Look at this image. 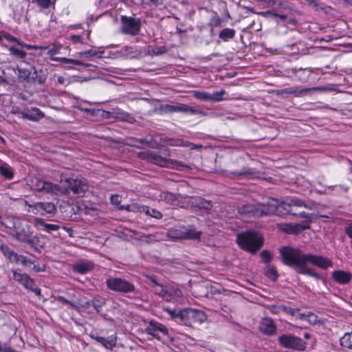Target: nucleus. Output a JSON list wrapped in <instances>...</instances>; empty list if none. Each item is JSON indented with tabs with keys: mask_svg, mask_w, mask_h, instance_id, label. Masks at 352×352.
I'll return each mask as SVG.
<instances>
[{
	"mask_svg": "<svg viewBox=\"0 0 352 352\" xmlns=\"http://www.w3.org/2000/svg\"><path fill=\"white\" fill-rule=\"evenodd\" d=\"M279 201L274 198H267L263 203L246 204L238 208V212L243 217L259 218L265 215L276 214Z\"/></svg>",
	"mask_w": 352,
	"mask_h": 352,
	"instance_id": "obj_1",
	"label": "nucleus"
},
{
	"mask_svg": "<svg viewBox=\"0 0 352 352\" xmlns=\"http://www.w3.org/2000/svg\"><path fill=\"white\" fill-rule=\"evenodd\" d=\"M280 259L281 262L291 267L298 270L305 265L306 254L298 249L292 246H283L279 248Z\"/></svg>",
	"mask_w": 352,
	"mask_h": 352,
	"instance_id": "obj_2",
	"label": "nucleus"
},
{
	"mask_svg": "<svg viewBox=\"0 0 352 352\" xmlns=\"http://www.w3.org/2000/svg\"><path fill=\"white\" fill-rule=\"evenodd\" d=\"M9 223L10 226L8 227L14 232L12 234L13 237L21 242L28 243L31 247H35L36 237H32L30 228L27 223L21 221L19 219H13L9 221Z\"/></svg>",
	"mask_w": 352,
	"mask_h": 352,
	"instance_id": "obj_3",
	"label": "nucleus"
},
{
	"mask_svg": "<svg viewBox=\"0 0 352 352\" xmlns=\"http://www.w3.org/2000/svg\"><path fill=\"white\" fill-rule=\"evenodd\" d=\"M236 241L243 250L252 253L256 252L263 245L261 236L252 231L239 234Z\"/></svg>",
	"mask_w": 352,
	"mask_h": 352,
	"instance_id": "obj_4",
	"label": "nucleus"
},
{
	"mask_svg": "<svg viewBox=\"0 0 352 352\" xmlns=\"http://www.w3.org/2000/svg\"><path fill=\"white\" fill-rule=\"evenodd\" d=\"M201 234V232L196 231L193 226H190L170 228L168 230L166 236L173 240L199 239Z\"/></svg>",
	"mask_w": 352,
	"mask_h": 352,
	"instance_id": "obj_5",
	"label": "nucleus"
},
{
	"mask_svg": "<svg viewBox=\"0 0 352 352\" xmlns=\"http://www.w3.org/2000/svg\"><path fill=\"white\" fill-rule=\"evenodd\" d=\"M177 316L186 325L191 326L193 323H202L207 320L204 311L196 309L187 308L178 311Z\"/></svg>",
	"mask_w": 352,
	"mask_h": 352,
	"instance_id": "obj_6",
	"label": "nucleus"
},
{
	"mask_svg": "<svg viewBox=\"0 0 352 352\" xmlns=\"http://www.w3.org/2000/svg\"><path fill=\"white\" fill-rule=\"evenodd\" d=\"M30 186L32 189L38 192H44L55 195L64 193V190L59 186L37 177L30 181Z\"/></svg>",
	"mask_w": 352,
	"mask_h": 352,
	"instance_id": "obj_7",
	"label": "nucleus"
},
{
	"mask_svg": "<svg viewBox=\"0 0 352 352\" xmlns=\"http://www.w3.org/2000/svg\"><path fill=\"white\" fill-rule=\"evenodd\" d=\"M280 346L286 349H290L296 351H304L306 348V342L294 334H282L278 338Z\"/></svg>",
	"mask_w": 352,
	"mask_h": 352,
	"instance_id": "obj_8",
	"label": "nucleus"
},
{
	"mask_svg": "<svg viewBox=\"0 0 352 352\" xmlns=\"http://www.w3.org/2000/svg\"><path fill=\"white\" fill-rule=\"evenodd\" d=\"M106 285L110 290L120 293H131L135 291V286L125 279L118 277H109L106 280Z\"/></svg>",
	"mask_w": 352,
	"mask_h": 352,
	"instance_id": "obj_9",
	"label": "nucleus"
},
{
	"mask_svg": "<svg viewBox=\"0 0 352 352\" xmlns=\"http://www.w3.org/2000/svg\"><path fill=\"white\" fill-rule=\"evenodd\" d=\"M13 278L16 281L23 285L25 289L32 291L36 296L41 295V289L35 285L34 280L29 275L13 270Z\"/></svg>",
	"mask_w": 352,
	"mask_h": 352,
	"instance_id": "obj_10",
	"label": "nucleus"
},
{
	"mask_svg": "<svg viewBox=\"0 0 352 352\" xmlns=\"http://www.w3.org/2000/svg\"><path fill=\"white\" fill-rule=\"evenodd\" d=\"M121 21L122 23V31L126 34L132 36L137 35L140 30V19L122 16Z\"/></svg>",
	"mask_w": 352,
	"mask_h": 352,
	"instance_id": "obj_11",
	"label": "nucleus"
},
{
	"mask_svg": "<svg viewBox=\"0 0 352 352\" xmlns=\"http://www.w3.org/2000/svg\"><path fill=\"white\" fill-rule=\"evenodd\" d=\"M310 263L322 270H327L329 267H333V261L325 256L320 254H307L305 264Z\"/></svg>",
	"mask_w": 352,
	"mask_h": 352,
	"instance_id": "obj_12",
	"label": "nucleus"
},
{
	"mask_svg": "<svg viewBox=\"0 0 352 352\" xmlns=\"http://www.w3.org/2000/svg\"><path fill=\"white\" fill-rule=\"evenodd\" d=\"M66 182L69 184V188L73 192V193L79 197H82L88 190L89 186L87 180L85 179H68Z\"/></svg>",
	"mask_w": 352,
	"mask_h": 352,
	"instance_id": "obj_13",
	"label": "nucleus"
},
{
	"mask_svg": "<svg viewBox=\"0 0 352 352\" xmlns=\"http://www.w3.org/2000/svg\"><path fill=\"white\" fill-rule=\"evenodd\" d=\"M161 110L164 113H190V114H197L201 113V112L192 109L190 106L186 104H179L176 105L165 104H162L160 107Z\"/></svg>",
	"mask_w": 352,
	"mask_h": 352,
	"instance_id": "obj_14",
	"label": "nucleus"
},
{
	"mask_svg": "<svg viewBox=\"0 0 352 352\" xmlns=\"http://www.w3.org/2000/svg\"><path fill=\"white\" fill-rule=\"evenodd\" d=\"M279 207L283 208L285 210H287L289 213L294 216H300L305 217V212H296L294 208V207H304L306 208H311L308 206L306 204H305L302 200L298 199H292L289 201V203H284L283 202L281 204H279Z\"/></svg>",
	"mask_w": 352,
	"mask_h": 352,
	"instance_id": "obj_15",
	"label": "nucleus"
},
{
	"mask_svg": "<svg viewBox=\"0 0 352 352\" xmlns=\"http://www.w3.org/2000/svg\"><path fill=\"white\" fill-rule=\"evenodd\" d=\"M30 207L32 208L33 212L41 215H53L56 210V206L52 202H36L31 205Z\"/></svg>",
	"mask_w": 352,
	"mask_h": 352,
	"instance_id": "obj_16",
	"label": "nucleus"
},
{
	"mask_svg": "<svg viewBox=\"0 0 352 352\" xmlns=\"http://www.w3.org/2000/svg\"><path fill=\"white\" fill-rule=\"evenodd\" d=\"M145 331L157 339L160 338V333L163 335L168 334V330L164 324L153 320L148 323V325L145 329Z\"/></svg>",
	"mask_w": 352,
	"mask_h": 352,
	"instance_id": "obj_17",
	"label": "nucleus"
},
{
	"mask_svg": "<svg viewBox=\"0 0 352 352\" xmlns=\"http://www.w3.org/2000/svg\"><path fill=\"white\" fill-rule=\"evenodd\" d=\"M259 329L264 334L272 336L276 333V326L272 318H264L260 322Z\"/></svg>",
	"mask_w": 352,
	"mask_h": 352,
	"instance_id": "obj_18",
	"label": "nucleus"
},
{
	"mask_svg": "<svg viewBox=\"0 0 352 352\" xmlns=\"http://www.w3.org/2000/svg\"><path fill=\"white\" fill-rule=\"evenodd\" d=\"M331 276L335 282L340 285H346L352 279V274L344 270H335Z\"/></svg>",
	"mask_w": 352,
	"mask_h": 352,
	"instance_id": "obj_19",
	"label": "nucleus"
},
{
	"mask_svg": "<svg viewBox=\"0 0 352 352\" xmlns=\"http://www.w3.org/2000/svg\"><path fill=\"white\" fill-rule=\"evenodd\" d=\"M146 159L162 167H168L170 166V164L172 162L170 159H167L166 157H162L160 155L153 153H147Z\"/></svg>",
	"mask_w": 352,
	"mask_h": 352,
	"instance_id": "obj_20",
	"label": "nucleus"
},
{
	"mask_svg": "<svg viewBox=\"0 0 352 352\" xmlns=\"http://www.w3.org/2000/svg\"><path fill=\"white\" fill-rule=\"evenodd\" d=\"M91 338L95 340L96 342L102 344L106 349H112L114 346H116L117 343V338L116 336H111L108 338H104L98 336H91Z\"/></svg>",
	"mask_w": 352,
	"mask_h": 352,
	"instance_id": "obj_21",
	"label": "nucleus"
},
{
	"mask_svg": "<svg viewBox=\"0 0 352 352\" xmlns=\"http://www.w3.org/2000/svg\"><path fill=\"white\" fill-rule=\"evenodd\" d=\"M94 265L91 261H82L76 263L74 265L73 269L75 272L83 274L91 271L94 269Z\"/></svg>",
	"mask_w": 352,
	"mask_h": 352,
	"instance_id": "obj_22",
	"label": "nucleus"
},
{
	"mask_svg": "<svg viewBox=\"0 0 352 352\" xmlns=\"http://www.w3.org/2000/svg\"><path fill=\"white\" fill-rule=\"evenodd\" d=\"M36 225L43 227L44 230L47 232H52L53 231H57L59 230L60 226L57 224L47 223L43 219L36 218L35 220Z\"/></svg>",
	"mask_w": 352,
	"mask_h": 352,
	"instance_id": "obj_23",
	"label": "nucleus"
},
{
	"mask_svg": "<svg viewBox=\"0 0 352 352\" xmlns=\"http://www.w3.org/2000/svg\"><path fill=\"white\" fill-rule=\"evenodd\" d=\"M32 111H34L36 114L23 112L21 113L22 118L31 121H38L44 116L43 113L38 108H32Z\"/></svg>",
	"mask_w": 352,
	"mask_h": 352,
	"instance_id": "obj_24",
	"label": "nucleus"
},
{
	"mask_svg": "<svg viewBox=\"0 0 352 352\" xmlns=\"http://www.w3.org/2000/svg\"><path fill=\"white\" fill-rule=\"evenodd\" d=\"M149 280L151 283V287H160V291H155V294L162 296L164 298H168L170 296L169 293L164 289V286L159 283L153 277H148Z\"/></svg>",
	"mask_w": 352,
	"mask_h": 352,
	"instance_id": "obj_25",
	"label": "nucleus"
},
{
	"mask_svg": "<svg viewBox=\"0 0 352 352\" xmlns=\"http://www.w3.org/2000/svg\"><path fill=\"white\" fill-rule=\"evenodd\" d=\"M160 199L167 204L174 205L177 201V196L170 192H162L160 195Z\"/></svg>",
	"mask_w": 352,
	"mask_h": 352,
	"instance_id": "obj_26",
	"label": "nucleus"
},
{
	"mask_svg": "<svg viewBox=\"0 0 352 352\" xmlns=\"http://www.w3.org/2000/svg\"><path fill=\"white\" fill-rule=\"evenodd\" d=\"M298 273L310 276L316 279L321 278L320 275L318 273H317L316 272H315L314 270H313L312 269H311L310 267H309L307 264H305V265H302V267H300L298 270Z\"/></svg>",
	"mask_w": 352,
	"mask_h": 352,
	"instance_id": "obj_27",
	"label": "nucleus"
},
{
	"mask_svg": "<svg viewBox=\"0 0 352 352\" xmlns=\"http://www.w3.org/2000/svg\"><path fill=\"white\" fill-rule=\"evenodd\" d=\"M235 32H236L234 29L224 28L220 31L219 37L224 41H228V40L234 38Z\"/></svg>",
	"mask_w": 352,
	"mask_h": 352,
	"instance_id": "obj_28",
	"label": "nucleus"
},
{
	"mask_svg": "<svg viewBox=\"0 0 352 352\" xmlns=\"http://www.w3.org/2000/svg\"><path fill=\"white\" fill-rule=\"evenodd\" d=\"M205 199L201 197H192L190 204L195 211H201Z\"/></svg>",
	"mask_w": 352,
	"mask_h": 352,
	"instance_id": "obj_29",
	"label": "nucleus"
},
{
	"mask_svg": "<svg viewBox=\"0 0 352 352\" xmlns=\"http://www.w3.org/2000/svg\"><path fill=\"white\" fill-rule=\"evenodd\" d=\"M164 143H166L168 146H186L187 145H189V144H185L186 141H184L182 139L179 138H168L164 139Z\"/></svg>",
	"mask_w": 352,
	"mask_h": 352,
	"instance_id": "obj_30",
	"label": "nucleus"
},
{
	"mask_svg": "<svg viewBox=\"0 0 352 352\" xmlns=\"http://www.w3.org/2000/svg\"><path fill=\"white\" fill-rule=\"evenodd\" d=\"M265 275L272 280H276L278 276V274L275 266L272 265H267L266 266Z\"/></svg>",
	"mask_w": 352,
	"mask_h": 352,
	"instance_id": "obj_31",
	"label": "nucleus"
},
{
	"mask_svg": "<svg viewBox=\"0 0 352 352\" xmlns=\"http://www.w3.org/2000/svg\"><path fill=\"white\" fill-rule=\"evenodd\" d=\"M141 208L142 209V212L157 219H160L162 217V213L155 209L151 208L146 206H142Z\"/></svg>",
	"mask_w": 352,
	"mask_h": 352,
	"instance_id": "obj_32",
	"label": "nucleus"
},
{
	"mask_svg": "<svg viewBox=\"0 0 352 352\" xmlns=\"http://www.w3.org/2000/svg\"><path fill=\"white\" fill-rule=\"evenodd\" d=\"M320 87H311L298 89L297 88H290L289 94L294 95L295 96H301L304 93H308L311 91L320 90Z\"/></svg>",
	"mask_w": 352,
	"mask_h": 352,
	"instance_id": "obj_33",
	"label": "nucleus"
},
{
	"mask_svg": "<svg viewBox=\"0 0 352 352\" xmlns=\"http://www.w3.org/2000/svg\"><path fill=\"white\" fill-rule=\"evenodd\" d=\"M53 60L60 61L61 63H66V64H71L72 65H82L86 67H88L89 66V64H88V63H84L80 60L67 58H53Z\"/></svg>",
	"mask_w": 352,
	"mask_h": 352,
	"instance_id": "obj_34",
	"label": "nucleus"
},
{
	"mask_svg": "<svg viewBox=\"0 0 352 352\" xmlns=\"http://www.w3.org/2000/svg\"><path fill=\"white\" fill-rule=\"evenodd\" d=\"M341 346L352 349V332L345 333L340 340Z\"/></svg>",
	"mask_w": 352,
	"mask_h": 352,
	"instance_id": "obj_35",
	"label": "nucleus"
},
{
	"mask_svg": "<svg viewBox=\"0 0 352 352\" xmlns=\"http://www.w3.org/2000/svg\"><path fill=\"white\" fill-rule=\"evenodd\" d=\"M0 173L7 179H11L14 177V171L9 166L0 165Z\"/></svg>",
	"mask_w": 352,
	"mask_h": 352,
	"instance_id": "obj_36",
	"label": "nucleus"
},
{
	"mask_svg": "<svg viewBox=\"0 0 352 352\" xmlns=\"http://www.w3.org/2000/svg\"><path fill=\"white\" fill-rule=\"evenodd\" d=\"M8 51L10 54L19 58H23L26 56V52L21 49H19L14 46H10L8 47Z\"/></svg>",
	"mask_w": 352,
	"mask_h": 352,
	"instance_id": "obj_37",
	"label": "nucleus"
},
{
	"mask_svg": "<svg viewBox=\"0 0 352 352\" xmlns=\"http://www.w3.org/2000/svg\"><path fill=\"white\" fill-rule=\"evenodd\" d=\"M193 96L201 101H210V94L206 91H193Z\"/></svg>",
	"mask_w": 352,
	"mask_h": 352,
	"instance_id": "obj_38",
	"label": "nucleus"
},
{
	"mask_svg": "<svg viewBox=\"0 0 352 352\" xmlns=\"http://www.w3.org/2000/svg\"><path fill=\"white\" fill-rule=\"evenodd\" d=\"M104 53V52H98L94 50H89L87 51H84L79 52V56L82 57H90V56H97V57H102V54Z\"/></svg>",
	"mask_w": 352,
	"mask_h": 352,
	"instance_id": "obj_39",
	"label": "nucleus"
},
{
	"mask_svg": "<svg viewBox=\"0 0 352 352\" xmlns=\"http://www.w3.org/2000/svg\"><path fill=\"white\" fill-rule=\"evenodd\" d=\"M160 235V234L158 232L150 234H144L142 236V238L148 242L160 241V240H162V238Z\"/></svg>",
	"mask_w": 352,
	"mask_h": 352,
	"instance_id": "obj_40",
	"label": "nucleus"
},
{
	"mask_svg": "<svg viewBox=\"0 0 352 352\" xmlns=\"http://www.w3.org/2000/svg\"><path fill=\"white\" fill-rule=\"evenodd\" d=\"M226 94L224 90L217 91L213 94H210V101L211 102H219L223 100V96Z\"/></svg>",
	"mask_w": 352,
	"mask_h": 352,
	"instance_id": "obj_41",
	"label": "nucleus"
},
{
	"mask_svg": "<svg viewBox=\"0 0 352 352\" xmlns=\"http://www.w3.org/2000/svg\"><path fill=\"white\" fill-rule=\"evenodd\" d=\"M142 3L151 9L155 8L163 4L162 0H142Z\"/></svg>",
	"mask_w": 352,
	"mask_h": 352,
	"instance_id": "obj_42",
	"label": "nucleus"
},
{
	"mask_svg": "<svg viewBox=\"0 0 352 352\" xmlns=\"http://www.w3.org/2000/svg\"><path fill=\"white\" fill-rule=\"evenodd\" d=\"M170 161H172V162L170 164V166L169 167H171V168H175L179 170H184L186 168H188V166L187 165H185L183 162H179V161H177V160H171L170 159Z\"/></svg>",
	"mask_w": 352,
	"mask_h": 352,
	"instance_id": "obj_43",
	"label": "nucleus"
},
{
	"mask_svg": "<svg viewBox=\"0 0 352 352\" xmlns=\"http://www.w3.org/2000/svg\"><path fill=\"white\" fill-rule=\"evenodd\" d=\"M262 261L269 263L272 260V254L268 250H263L260 254Z\"/></svg>",
	"mask_w": 352,
	"mask_h": 352,
	"instance_id": "obj_44",
	"label": "nucleus"
},
{
	"mask_svg": "<svg viewBox=\"0 0 352 352\" xmlns=\"http://www.w3.org/2000/svg\"><path fill=\"white\" fill-rule=\"evenodd\" d=\"M104 299H94L92 301V305L97 312H100L102 307L104 305Z\"/></svg>",
	"mask_w": 352,
	"mask_h": 352,
	"instance_id": "obj_45",
	"label": "nucleus"
},
{
	"mask_svg": "<svg viewBox=\"0 0 352 352\" xmlns=\"http://www.w3.org/2000/svg\"><path fill=\"white\" fill-rule=\"evenodd\" d=\"M62 48V45L60 44L55 45L52 48L50 49L47 52V54L49 56H54L59 52L60 49Z\"/></svg>",
	"mask_w": 352,
	"mask_h": 352,
	"instance_id": "obj_46",
	"label": "nucleus"
},
{
	"mask_svg": "<svg viewBox=\"0 0 352 352\" xmlns=\"http://www.w3.org/2000/svg\"><path fill=\"white\" fill-rule=\"evenodd\" d=\"M257 14H259V15L263 16H266L268 14H271V15H273V16H274L276 17H278V18H280L282 20H285L286 19V16L285 15L278 14H276V13H272V12H269V11H267V12H258Z\"/></svg>",
	"mask_w": 352,
	"mask_h": 352,
	"instance_id": "obj_47",
	"label": "nucleus"
},
{
	"mask_svg": "<svg viewBox=\"0 0 352 352\" xmlns=\"http://www.w3.org/2000/svg\"><path fill=\"white\" fill-rule=\"evenodd\" d=\"M36 3L37 4L43 8H48L51 3H52V0H36Z\"/></svg>",
	"mask_w": 352,
	"mask_h": 352,
	"instance_id": "obj_48",
	"label": "nucleus"
},
{
	"mask_svg": "<svg viewBox=\"0 0 352 352\" xmlns=\"http://www.w3.org/2000/svg\"><path fill=\"white\" fill-rule=\"evenodd\" d=\"M3 36L4 37V41L6 40L10 43H16L18 44V42H20L16 37L7 32H5V34Z\"/></svg>",
	"mask_w": 352,
	"mask_h": 352,
	"instance_id": "obj_49",
	"label": "nucleus"
},
{
	"mask_svg": "<svg viewBox=\"0 0 352 352\" xmlns=\"http://www.w3.org/2000/svg\"><path fill=\"white\" fill-rule=\"evenodd\" d=\"M212 202L205 199V201L204 202V205L202 206L201 211L208 212L209 211H210L212 210Z\"/></svg>",
	"mask_w": 352,
	"mask_h": 352,
	"instance_id": "obj_50",
	"label": "nucleus"
},
{
	"mask_svg": "<svg viewBox=\"0 0 352 352\" xmlns=\"http://www.w3.org/2000/svg\"><path fill=\"white\" fill-rule=\"evenodd\" d=\"M141 207H142V206H138V204H131V205H128L126 206V210L129 211H132V212H136V211L142 212V209L141 208Z\"/></svg>",
	"mask_w": 352,
	"mask_h": 352,
	"instance_id": "obj_51",
	"label": "nucleus"
},
{
	"mask_svg": "<svg viewBox=\"0 0 352 352\" xmlns=\"http://www.w3.org/2000/svg\"><path fill=\"white\" fill-rule=\"evenodd\" d=\"M133 52V47L131 46H124L120 50L118 53H120L122 56H126L129 54Z\"/></svg>",
	"mask_w": 352,
	"mask_h": 352,
	"instance_id": "obj_52",
	"label": "nucleus"
},
{
	"mask_svg": "<svg viewBox=\"0 0 352 352\" xmlns=\"http://www.w3.org/2000/svg\"><path fill=\"white\" fill-rule=\"evenodd\" d=\"M22 256L23 255H19L16 252H13V253L11 254V257L9 258V260L11 262H14V263H19L20 259H21Z\"/></svg>",
	"mask_w": 352,
	"mask_h": 352,
	"instance_id": "obj_53",
	"label": "nucleus"
},
{
	"mask_svg": "<svg viewBox=\"0 0 352 352\" xmlns=\"http://www.w3.org/2000/svg\"><path fill=\"white\" fill-rule=\"evenodd\" d=\"M307 320L311 324H315L317 320V316L313 314L312 312L307 313Z\"/></svg>",
	"mask_w": 352,
	"mask_h": 352,
	"instance_id": "obj_54",
	"label": "nucleus"
},
{
	"mask_svg": "<svg viewBox=\"0 0 352 352\" xmlns=\"http://www.w3.org/2000/svg\"><path fill=\"white\" fill-rule=\"evenodd\" d=\"M280 309H282V311L285 312L286 314H289L291 316H294L296 314L295 310L291 307L280 305Z\"/></svg>",
	"mask_w": 352,
	"mask_h": 352,
	"instance_id": "obj_55",
	"label": "nucleus"
},
{
	"mask_svg": "<svg viewBox=\"0 0 352 352\" xmlns=\"http://www.w3.org/2000/svg\"><path fill=\"white\" fill-rule=\"evenodd\" d=\"M57 300L59 302H62L63 304L69 305L71 307H72L74 308L76 307L75 305L73 302H72L71 301L68 300L67 299H66L63 296H58L57 297Z\"/></svg>",
	"mask_w": 352,
	"mask_h": 352,
	"instance_id": "obj_56",
	"label": "nucleus"
},
{
	"mask_svg": "<svg viewBox=\"0 0 352 352\" xmlns=\"http://www.w3.org/2000/svg\"><path fill=\"white\" fill-rule=\"evenodd\" d=\"M18 45L21 46L23 48L27 49V50H32V49L38 50V45H30V44L24 43L23 42H18Z\"/></svg>",
	"mask_w": 352,
	"mask_h": 352,
	"instance_id": "obj_57",
	"label": "nucleus"
},
{
	"mask_svg": "<svg viewBox=\"0 0 352 352\" xmlns=\"http://www.w3.org/2000/svg\"><path fill=\"white\" fill-rule=\"evenodd\" d=\"M269 309L272 314H277L282 311V309H280V306L272 305L269 308Z\"/></svg>",
	"mask_w": 352,
	"mask_h": 352,
	"instance_id": "obj_58",
	"label": "nucleus"
},
{
	"mask_svg": "<svg viewBox=\"0 0 352 352\" xmlns=\"http://www.w3.org/2000/svg\"><path fill=\"white\" fill-rule=\"evenodd\" d=\"M2 251L5 255V256L7 258H10L11 257V254L13 253V250H10L9 248L6 247V248H3L2 249Z\"/></svg>",
	"mask_w": 352,
	"mask_h": 352,
	"instance_id": "obj_59",
	"label": "nucleus"
},
{
	"mask_svg": "<svg viewBox=\"0 0 352 352\" xmlns=\"http://www.w3.org/2000/svg\"><path fill=\"white\" fill-rule=\"evenodd\" d=\"M19 263L24 266H30L31 264H33L30 260L27 259L24 256H21Z\"/></svg>",
	"mask_w": 352,
	"mask_h": 352,
	"instance_id": "obj_60",
	"label": "nucleus"
},
{
	"mask_svg": "<svg viewBox=\"0 0 352 352\" xmlns=\"http://www.w3.org/2000/svg\"><path fill=\"white\" fill-rule=\"evenodd\" d=\"M164 310L168 312L173 318H179L177 316L178 312H176V311L172 310L169 307L164 308Z\"/></svg>",
	"mask_w": 352,
	"mask_h": 352,
	"instance_id": "obj_61",
	"label": "nucleus"
},
{
	"mask_svg": "<svg viewBox=\"0 0 352 352\" xmlns=\"http://www.w3.org/2000/svg\"><path fill=\"white\" fill-rule=\"evenodd\" d=\"M3 352H16L14 349L9 346L7 344H4Z\"/></svg>",
	"mask_w": 352,
	"mask_h": 352,
	"instance_id": "obj_62",
	"label": "nucleus"
},
{
	"mask_svg": "<svg viewBox=\"0 0 352 352\" xmlns=\"http://www.w3.org/2000/svg\"><path fill=\"white\" fill-rule=\"evenodd\" d=\"M33 270L36 272H44L45 270V267L44 265L40 267V266H36V265H34Z\"/></svg>",
	"mask_w": 352,
	"mask_h": 352,
	"instance_id": "obj_63",
	"label": "nucleus"
},
{
	"mask_svg": "<svg viewBox=\"0 0 352 352\" xmlns=\"http://www.w3.org/2000/svg\"><path fill=\"white\" fill-rule=\"evenodd\" d=\"M346 233L351 239H352V225L346 228Z\"/></svg>",
	"mask_w": 352,
	"mask_h": 352,
	"instance_id": "obj_64",
	"label": "nucleus"
}]
</instances>
